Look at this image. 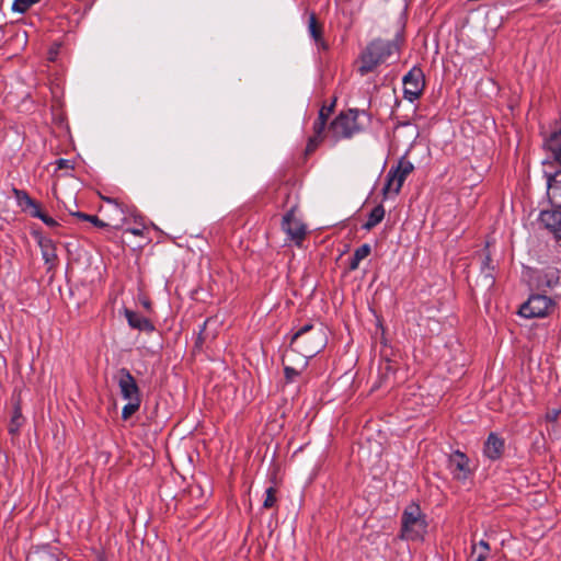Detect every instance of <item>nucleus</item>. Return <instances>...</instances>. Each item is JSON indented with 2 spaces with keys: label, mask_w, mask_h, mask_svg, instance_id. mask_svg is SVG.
Masks as SVG:
<instances>
[{
  "label": "nucleus",
  "mask_w": 561,
  "mask_h": 561,
  "mask_svg": "<svg viewBox=\"0 0 561 561\" xmlns=\"http://www.w3.org/2000/svg\"><path fill=\"white\" fill-rule=\"evenodd\" d=\"M327 344L325 332L321 327H314L313 324H305L301 327L290 340V352L285 354V358H288L291 354L298 353L302 356L304 369L308 359L316 356Z\"/></svg>",
  "instance_id": "f257e3e1"
},
{
  "label": "nucleus",
  "mask_w": 561,
  "mask_h": 561,
  "mask_svg": "<svg viewBox=\"0 0 561 561\" xmlns=\"http://www.w3.org/2000/svg\"><path fill=\"white\" fill-rule=\"evenodd\" d=\"M399 36L393 41L382 38L373 39L359 55V66L357 71L360 76H366L373 72L380 65L386 64L392 55L397 54L399 51Z\"/></svg>",
  "instance_id": "f03ea898"
},
{
  "label": "nucleus",
  "mask_w": 561,
  "mask_h": 561,
  "mask_svg": "<svg viewBox=\"0 0 561 561\" xmlns=\"http://www.w3.org/2000/svg\"><path fill=\"white\" fill-rule=\"evenodd\" d=\"M360 117H367L365 111L351 108L341 112L329 125L325 137L332 140V145L343 139H351L356 134L363 131L364 126Z\"/></svg>",
  "instance_id": "7ed1b4c3"
},
{
  "label": "nucleus",
  "mask_w": 561,
  "mask_h": 561,
  "mask_svg": "<svg viewBox=\"0 0 561 561\" xmlns=\"http://www.w3.org/2000/svg\"><path fill=\"white\" fill-rule=\"evenodd\" d=\"M426 530V518L420 505L414 502L410 503L401 515L400 538L410 541L421 540Z\"/></svg>",
  "instance_id": "20e7f679"
},
{
  "label": "nucleus",
  "mask_w": 561,
  "mask_h": 561,
  "mask_svg": "<svg viewBox=\"0 0 561 561\" xmlns=\"http://www.w3.org/2000/svg\"><path fill=\"white\" fill-rule=\"evenodd\" d=\"M106 206L101 210L106 217L105 227H110L116 230L123 229L129 224V215L131 214L135 206L124 204L116 198L102 197Z\"/></svg>",
  "instance_id": "39448f33"
},
{
  "label": "nucleus",
  "mask_w": 561,
  "mask_h": 561,
  "mask_svg": "<svg viewBox=\"0 0 561 561\" xmlns=\"http://www.w3.org/2000/svg\"><path fill=\"white\" fill-rule=\"evenodd\" d=\"M553 301L546 295H531L527 301H525L518 310V314L526 318H545L547 317L552 308Z\"/></svg>",
  "instance_id": "423d86ee"
},
{
  "label": "nucleus",
  "mask_w": 561,
  "mask_h": 561,
  "mask_svg": "<svg viewBox=\"0 0 561 561\" xmlns=\"http://www.w3.org/2000/svg\"><path fill=\"white\" fill-rule=\"evenodd\" d=\"M333 107H334V103H332L329 106L323 105L320 108L319 115L312 126L313 134H312V136H310L308 138V141H307V146L305 149V156H310L311 153H313L317 150V148L320 146V144L324 140V138H325L324 131L327 129V121H328L329 116L331 115Z\"/></svg>",
  "instance_id": "0eeeda50"
},
{
  "label": "nucleus",
  "mask_w": 561,
  "mask_h": 561,
  "mask_svg": "<svg viewBox=\"0 0 561 561\" xmlns=\"http://www.w3.org/2000/svg\"><path fill=\"white\" fill-rule=\"evenodd\" d=\"M425 88V78L421 68L413 67L403 77V94L407 100L414 102L417 100Z\"/></svg>",
  "instance_id": "6e6552de"
},
{
  "label": "nucleus",
  "mask_w": 561,
  "mask_h": 561,
  "mask_svg": "<svg viewBox=\"0 0 561 561\" xmlns=\"http://www.w3.org/2000/svg\"><path fill=\"white\" fill-rule=\"evenodd\" d=\"M296 206H293L283 217L282 229L286 232L289 240L300 247L307 233V227L296 218Z\"/></svg>",
  "instance_id": "1a4fd4ad"
},
{
  "label": "nucleus",
  "mask_w": 561,
  "mask_h": 561,
  "mask_svg": "<svg viewBox=\"0 0 561 561\" xmlns=\"http://www.w3.org/2000/svg\"><path fill=\"white\" fill-rule=\"evenodd\" d=\"M447 468L456 480L465 481L470 476L469 458L459 450L448 457Z\"/></svg>",
  "instance_id": "9d476101"
},
{
  "label": "nucleus",
  "mask_w": 561,
  "mask_h": 561,
  "mask_svg": "<svg viewBox=\"0 0 561 561\" xmlns=\"http://www.w3.org/2000/svg\"><path fill=\"white\" fill-rule=\"evenodd\" d=\"M118 387L123 399L127 401L141 400L139 387L130 371L126 368H121L118 371Z\"/></svg>",
  "instance_id": "9b49d317"
},
{
  "label": "nucleus",
  "mask_w": 561,
  "mask_h": 561,
  "mask_svg": "<svg viewBox=\"0 0 561 561\" xmlns=\"http://www.w3.org/2000/svg\"><path fill=\"white\" fill-rule=\"evenodd\" d=\"M37 244L41 248L42 257L47 265V271H51L57 266L58 255L56 251V243L48 237L41 233L36 234Z\"/></svg>",
  "instance_id": "f8f14e48"
},
{
  "label": "nucleus",
  "mask_w": 561,
  "mask_h": 561,
  "mask_svg": "<svg viewBox=\"0 0 561 561\" xmlns=\"http://www.w3.org/2000/svg\"><path fill=\"white\" fill-rule=\"evenodd\" d=\"M547 194L551 204L561 209V169L554 172L545 171Z\"/></svg>",
  "instance_id": "ddd939ff"
},
{
  "label": "nucleus",
  "mask_w": 561,
  "mask_h": 561,
  "mask_svg": "<svg viewBox=\"0 0 561 561\" xmlns=\"http://www.w3.org/2000/svg\"><path fill=\"white\" fill-rule=\"evenodd\" d=\"M504 448V439L495 433H490L483 446V455L494 461L502 457Z\"/></svg>",
  "instance_id": "4468645a"
},
{
  "label": "nucleus",
  "mask_w": 561,
  "mask_h": 561,
  "mask_svg": "<svg viewBox=\"0 0 561 561\" xmlns=\"http://www.w3.org/2000/svg\"><path fill=\"white\" fill-rule=\"evenodd\" d=\"M541 224L561 241V210H545L540 214Z\"/></svg>",
  "instance_id": "2eb2a0df"
},
{
  "label": "nucleus",
  "mask_w": 561,
  "mask_h": 561,
  "mask_svg": "<svg viewBox=\"0 0 561 561\" xmlns=\"http://www.w3.org/2000/svg\"><path fill=\"white\" fill-rule=\"evenodd\" d=\"M559 271L554 267H547L537 272L536 286L539 289L553 288L559 284Z\"/></svg>",
  "instance_id": "dca6fc26"
},
{
  "label": "nucleus",
  "mask_w": 561,
  "mask_h": 561,
  "mask_svg": "<svg viewBox=\"0 0 561 561\" xmlns=\"http://www.w3.org/2000/svg\"><path fill=\"white\" fill-rule=\"evenodd\" d=\"M124 314L130 328L144 332H152L154 330V325L152 324V322L148 318L139 314L138 312H135L126 308L124 310Z\"/></svg>",
  "instance_id": "f3484780"
},
{
  "label": "nucleus",
  "mask_w": 561,
  "mask_h": 561,
  "mask_svg": "<svg viewBox=\"0 0 561 561\" xmlns=\"http://www.w3.org/2000/svg\"><path fill=\"white\" fill-rule=\"evenodd\" d=\"M404 183V180L400 178V175L390 168L386 175V183L382 188V194L385 198H388L389 195H398L401 191V187Z\"/></svg>",
  "instance_id": "a211bd4d"
},
{
  "label": "nucleus",
  "mask_w": 561,
  "mask_h": 561,
  "mask_svg": "<svg viewBox=\"0 0 561 561\" xmlns=\"http://www.w3.org/2000/svg\"><path fill=\"white\" fill-rule=\"evenodd\" d=\"M308 32L319 49H322V50L328 49V44L325 43V41L322 37V32H323L322 25L318 22L317 16L313 12L309 13Z\"/></svg>",
  "instance_id": "6ab92c4d"
},
{
  "label": "nucleus",
  "mask_w": 561,
  "mask_h": 561,
  "mask_svg": "<svg viewBox=\"0 0 561 561\" xmlns=\"http://www.w3.org/2000/svg\"><path fill=\"white\" fill-rule=\"evenodd\" d=\"M129 227L125 229V232L131 233L137 237H145L148 226L146 224L145 218L139 214L137 208L135 207L129 215Z\"/></svg>",
  "instance_id": "aec40b11"
},
{
  "label": "nucleus",
  "mask_w": 561,
  "mask_h": 561,
  "mask_svg": "<svg viewBox=\"0 0 561 561\" xmlns=\"http://www.w3.org/2000/svg\"><path fill=\"white\" fill-rule=\"evenodd\" d=\"M545 147L551 152L554 161L560 165L561 169V129L551 133L545 139Z\"/></svg>",
  "instance_id": "412c9836"
},
{
  "label": "nucleus",
  "mask_w": 561,
  "mask_h": 561,
  "mask_svg": "<svg viewBox=\"0 0 561 561\" xmlns=\"http://www.w3.org/2000/svg\"><path fill=\"white\" fill-rule=\"evenodd\" d=\"M23 424H24V417L22 415L20 403L16 402L14 404L13 413H12V416H11L9 425H8L9 434L12 436L19 435L20 430L23 426Z\"/></svg>",
  "instance_id": "4be33fe9"
},
{
  "label": "nucleus",
  "mask_w": 561,
  "mask_h": 561,
  "mask_svg": "<svg viewBox=\"0 0 561 561\" xmlns=\"http://www.w3.org/2000/svg\"><path fill=\"white\" fill-rule=\"evenodd\" d=\"M14 196L19 206L23 210H27L31 214V210H37L39 205L23 190H13Z\"/></svg>",
  "instance_id": "5701e85b"
},
{
  "label": "nucleus",
  "mask_w": 561,
  "mask_h": 561,
  "mask_svg": "<svg viewBox=\"0 0 561 561\" xmlns=\"http://www.w3.org/2000/svg\"><path fill=\"white\" fill-rule=\"evenodd\" d=\"M385 208L381 204L375 206L368 215L367 221L363 225V229L371 230L379 225L385 218Z\"/></svg>",
  "instance_id": "b1692460"
},
{
  "label": "nucleus",
  "mask_w": 561,
  "mask_h": 561,
  "mask_svg": "<svg viewBox=\"0 0 561 561\" xmlns=\"http://www.w3.org/2000/svg\"><path fill=\"white\" fill-rule=\"evenodd\" d=\"M370 251H371V248L367 243L362 244L360 247H358L354 251V253H353V255H352V257L350 260L348 268L351 271L357 270L358 266H359V263L370 254Z\"/></svg>",
  "instance_id": "393cba45"
},
{
  "label": "nucleus",
  "mask_w": 561,
  "mask_h": 561,
  "mask_svg": "<svg viewBox=\"0 0 561 561\" xmlns=\"http://www.w3.org/2000/svg\"><path fill=\"white\" fill-rule=\"evenodd\" d=\"M472 561H485L490 557V545L484 540H480L472 545Z\"/></svg>",
  "instance_id": "a878e982"
},
{
  "label": "nucleus",
  "mask_w": 561,
  "mask_h": 561,
  "mask_svg": "<svg viewBox=\"0 0 561 561\" xmlns=\"http://www.w3.org/2000/svg\"><path fill=\"white\" fill-rule=\"evenodd\" d=\"M392 168L400 175V178L404 181L408 178V175L410 173H412V171L414 170L413 164L404 158L400 159L398 164Z\"/></svg>",
  "instance_id": "bb28decb"
},
{
  "label": "nucleus",
  "mask_w": 561,
  "mask_h": 561,
  "mask_svg": "<svg viewBox=\"0 0 561 561\" xmlns=\"http://www.w3.org/2000/svg\"><path fill=\"white\" fill-rule=\"evenodd\" d=\"M39 1L41 0H14L12 3V11L18 13H25Z\"/></svg>",
  "instance_id": "cd10ccee"
},
{
  "label": "nucleus",
  "mask_w": 561,
  "mask_h": 561,
  "mask_svg": "<svg viewBox=\"0 0 561 561\" xmlns=\"http://www.w3.org/2000/svg\"><path fill=\"white\" fill-rule=\"evenodd\" d=\"M141 400H131L128 401L127 404L124 405L122 410V419L128 420L134 413H136L140 408Z\"/></svg>",
  "instance_id": "c85d7f7f"
},
{
  "label": "nucleus",
  "mask_w": 561,
  "mask_h": 561,
  "mask_svg": "<svg viewBox=\"0 0 561 561\" xmlns=\"http://www.w3.org/2000/svg\"><path fill=\"white\" fill-rule=\"evenodd\" d=\"M73 216L78 217L81 220L89 221V222L93 224L95 227L105 228V222L103 220H101L95 215H88V214L78 211V213H75Z\"/></svg>",
  "instance_id": "c756f323"
},
{
  "label": "nucleus",
  "mask_w": 561,
  "mask_h": 561,
  "mask_svg": "<svg viewBox=\"0 0 561 561\" xmlns=\"http://www.w3.org/2000/svg\"><path fill=\"white\" fill-rule=\"evenodd\" d=\"M31 216L41 219L48 227L58 226V222L47 214L43 213L41 207L37 210H31Z\"/></svg>",
  "instance_id": "7c9ffc66"
},
{
  "label": "nucleus",
  "mask_w": 561,
  "mask_h": 561,
  "mask_svg": "<svg viewBox=\"0 0 561 561\" xmlns=\"http://www.w3.org/2000/svg\"><path fill=\"white\" fill-rule=\"evenodd\" d=\"M276 501H277L276 500V490H275V488L270 486L268 489H266V492H265L263 507L271 508L276 504Z\"/></svg>",
  "instance_id": "2f4dec72"
},
{
  "label": "nucleus",
  "mask_w": 561,
  "mask_h": 561,
  "mask_svg": "<svg viewBox=\"0 0 561 561\" xmlns=\"http://www.w3.org/2000/svg\"><path fill=\"white\" fill-rule=\"evenodd\" d=\"M285 378L287 382H293L297 376L300 375L301 369H296L291 366L285 365L284 367Z\"/></svg>",
  "instance_id": "473e14b6"
},
{
  "label": "nucleus",
  "mask_w": 561,
  "mask_h": 561,
  "mask_svg": "<svg viewBox=\"0 0 561 561\" xmlns=\"http://www.w3.org/2000/svg\"><path fill=\"white\" fill-rule=\"evenodd\" d=\"M490 256H485L484 261H483V268H482V272H484V277L489 280V284L492 285L494 279H493V275L491 273V268L489 266L490 264Z\"/></svg>",
  "instance_id": "72a5a7b5"
},
{
  "label": "nucleus",
  "mask_w": 561,
  "mask_h": 561,
  "mask_svg": "<svg viewBox=\"0 0 561 561\" xmlns=\"http://www.w3.org/2000/svg\"><path fill=\"white\" fill-rule=\"evenodd\" d=\"M560 410L552 409L546 413V420L548 422H556L559 417Z\"/></svg>",
  "instance_id": "f704fd0d"
},
{
  "label": "nucleus",
  "mask_w": 561,
  "mask_h": 561,
  "mask_svg": "<svg viewBox=\"0 0 561 561\" xmlns=\"http://www.w3.org/2000/svg\"><path fill=\"white\" fill-rule=\"evenodd\" d=\"M56 163H57V169H59V170H61V169H72V164H71L70 160L58 159L56 161Z\"/></svg>",
  "instance_id": "c9c22d12"
},
{
  "label": "nucleus",
  "mask_w": 561,
  "mask_h": 561,
  "mask_svg": "<svg viewBox=\"0 0 561 561\" xmlns=\"http://www.w3.org/2000/svg\"><path fill=\"white\" fill-rule=\"evenodd\" d=\"M142 306L149 310L151 308V302L148 299L142 300Z\"/></svg>",
  "instance_id": "e433bc0d"
},
{
  "label": "nucleus",
  "mask_w": 561,
  "mask_h": 561,
  "mask_svg": "<svg viewBox=\"0 0 561 561\" xmlns=\"http://www.w3.org/2000/svg\"><path fill=\"white\" fill-rule=\"evenodd\" d=\"M49 54H50L49 59H50V60H54V59H55L56 51H54V53H53V51H50Z\"/></svg>",
  "instance_id": "4c0bfd02"
}]
</instances>
